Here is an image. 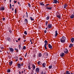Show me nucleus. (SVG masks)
<instances>
[{"label": "nucleus", "instance_id": "5701e85b", "mask_svg": "<svg viewBox=\"0 0 74 74\" xmlns=\"http://www.w3.org/2000/svg\"><path fill=\"white\" fill-rule=\"evenodd\" d=\"M18 68L19 69L21 67V64H18Z\"/></svg>", "mask_w": 74, "mask_h": 74}, {"label": "nucleus", "instance_id": "f704fd0d", "mask_svg": "<svg viewBox=\"0 0 74 74\" xmlns=\"http://www.w3.org/2000/svg\"><path fill=\"white\" fill-rule=\"evenodd\" d=\"M73 47V44H70V45L69 46V47H70V48H71V47Z\"/></svg>", "mask_w": 74, "mask_h": 74}, {"label": "nucleus", "instance_id": "49530a36", "mask_svg": "<svg viewBox=\"0 0 74 74\" xmlns=\"http://www.w3.org/2000/svg\"><path fill=\"white\" fill-rule=\"evenodd\" d=\"M49 5V4H46V5H45V7H48V5Z\"/></svg>", "mask_w": 74, "mask_h": 74}, {"label": "nucleus", "instance_id": "8fccbe9b", "mask_svg": "<svg viewBox=\"0 0 74 74\" xmlns=\"http://www.w3.org/2000/svg\"><path fill=\"white\" fill-rule=\"evenodd\" d=\"M45 33H47V30H45L44 31Z\"/></svg>", "mask_w": 74, "mask_h": 74}, {"label": "nucleus", "instance_id": "cd10ccee", "mask_svg": "<svg viewBox=\"0 0 74 74\" xmlns=\"http://www.w3.org/2000/svg\"><path fill=\"white\" fill-rule=\"evenodd\" d=\"M67 5H64V8H66V7H67Z\"/></svg>", "mask_w": 74, "mask_h": 74}, {"label": "nucleus", "instance_id": "4be33fe9", "mask_svg": "<svg viewBox=\"0 0 74 74\" xmlns=\"http://www.w3.org/2000/svg\"><path fill=\"white\" fill-rule=\"evenodd\" d=\"M66 74H70V71H66Z\"/></svg>", "mask_w": 74, "mask_h": 74}, {"label": "nucleus", "instance_id": "c03bdc74", "mask_svg": "<svg viewBox=\"0 0 74 74\" xmlns=\"http://www.w3.org/2000/svg\"><path fill=\"white\" fill-rule=\"evenodd\" d=\"M26 47L25 46H24L23 47V49H26Z\"/></svg>", "mask_w": 74, "mask_h": 74}, {"label": "nucleus", "instance_id": "69168bd1", "mask_svg": "<svg viewBox=\"0 0 74 74\" xmlns=\"http://www.w3.org/2000/svg\"><path fill=\"white\" fill-rule=\"evenodd\" d=\"M18 4H20V3H19V2H18Z\"/></svg>", "mask_w": 74, "mask_h": 74}, {"label": "nucleus", "instance_id": "338daca9", "mask_svg": "<svg viewBox=\"0 0 74 74\" xmlns=\"http://www.w3.org/2000/svg\"><path fill=\"white\" fill-rule=\"evenodd\" d=\"M11 0H10V3H11Z\"/></svg>", "mask_w": 74, "mask_h": 74}, {"label": "nucleus", "instance_id": "f03ea898", "mask_svg": "<svg viewBox=\"0 0 74 74\" xmlns=\"http://www.w3.org/2000/svg\"><path fill=\"white\" fill-rule=\"evenodd\" d=\"M5 10L4 6H2L0 7V11H4Z\"/></svg>", "mask_w": 74, "mask_h": 74}, {"label": "nucleus", "instance_id": "ea45409f", "mask_svg": "<svg viewBox=\"0 0 74 74\" xmlns=\"http://www.w3.org/2000/svg\"><path fill=\"white\" fill-rule=\"evenodd\" d=\"M46 26H47L48 24V21H46L45 22Z\"/></svg>", "mask_w": 74, "mask_h": 74}, {"label": "nucleus", "instance_id": "ddd939ff", "mask_svg": "<svg viewBox=\"0 0 74 74\" xmlns=\"http://www.w3.org/2000/svg\"><path fill=\"white\" fill-rule=\"evenodd\" d=\"M52 7H50V8H48V7H46V9L47 10H51V9H52Z\"/></svg>", "mask_w": 74, "mask_h": 74}, {"label": "nucleus", "instance_id": "c9c22d12", "mask_svg": "<svg viewBox=\"0 0 74 74\" xmlns=\"http://www.w3.org/2000/svg\"><path fill=\"white\" fill-rule=\"evenodd\" d=\"M18 48L19 49H21V45H18Z\"/></svg>", "mask_w": 74, "mask_h": 74}, {"label": "nucleus", "instance_id": "a19ab883", "mask_svg": "<svg viewBox=\"0 0 74 74\" xmlns=\"http://www.w3.org/2000/svg\"><path fill=\"white\" fill-rule=\"evenodd\" d=\"M10 40H11V38H8V41H10Z\"/></svg>", "mask_w": 74, "mask_h": 74}, {"label": "nucleus", "instance_id": "79ce46f5", "mask_svg": "<svg viewBox=\"0 0 74 74\" xmlns=\"http://www.w3.org/2000/svg\"><path fill=\"white\" fill-rule=\"evenodd\" d=\"M52 66L51 65L49 66V68L50 69H52Z\"/></svg>", "mask_w": 74, "mask_h": 74}, {"label": "nucleus", "instance_id": "f8f14e48", "mask_svg": "<svg viewBox=\"0 0 74 74\" xmlns=\"http://www.w3.org/2000/svg\"><path fill=\"white\" fill-rule=\"evenodd\" d=\"M60 42L62 43H64V42H65V40H63L60 39Z\"/></svg>", "mask_w": 74, "mask_h": 74}, {"label": "nucleus", "instance_id": "2eb2a0df", "mask_svg": "<svg viewBox=\"0 0 74 74\" xmlns=\"http://www.w3.org/2000/svg\"><path fill=\"white\" fill-rule=\"evenodd\" d=\"M55 33H56L55 37H56V36H58V31H56Z\"/></svg>", "mask_w": 74, "mask_h": 74}, {"label": "nucleus", "instance_id": "de8ad7c7", "mask_svg": "<svg viewBox=\"0 0 74 74\" xmlns=\"http://www.w3.org/2000/svg\"><path fill=\"white\" fill-rule=\"evenodd\" d=\"M15 13L16 14V9L15 10Z\"/></svg>", "mask_w": 74, "mask_h": 74}, {"label": "nucleus", "instance_id": "f3484780", "mask_svg": "<svg viewBox=\"0 0 74 74\" xmlns=\"http://www.w3.org/2000/svg\"><path fill=\"white\" fill-rule=\"evenodd\" d=\"M9 30V31L10 32V34H11V33H12V30H11V29L10 28H9L8 29Z\"/></svg>", "mask_w": 74, "mask_h": 74}, {"label": "nucleus", "instance_id": "aec40b11", "mask_svg": "<svg viewBox=\"0 0 74 74\" xmlns=\"http://www.w3.org/2000/svg\"><path fill=\"white\" fill-rule=\"evenodd\" d=\"M24 21L25 23H28L27 22H28V20H27V19H25Z\"/></svg>", "mask_w": 74, "mask_h": 74}, {"label": "nucleus", "instance_id": "680f3d73", "mask_svg": "<svg viewBox=\"0 0 74 74\" xmlns=\"http://www.w3.org/2000/svg\"><path fill=\"white\" fill-rule=\"evenodd\" d=\"M16 3V1H15L14 2V3Z\"/></svg>", "mask_w": 74, "mask_h": 74}, {"label": "nucleus", "instance_id": "0eeeda50", "mask_svg": "<svg viewBox=\"0 0 74 74\" xmlns=\"http://www.w3.org/2000/svg\"><path fill=\"white\" fill-rule=\"evenodd\" d=\"M61 57H64V53H62L60 54Z\"/></svg>", "mask_w": 74, "mask_h": 74}, {"label": "nucleus", "instance_id": "9b49d317", "mask_svg": "<svg viewBox=\"0 0 74 74\" xmlns=\"http://www.w3.org/2000/svg\"><path fill=\"white\" fill-rule=\"evenodd\" d=\"M42 66L43 67H44V68L46 66V64H45V63H43L42 64Z\"/></svg>", "mask_w": 74, "mask_h": 74}, {"label": "nucleus", "instance_id": "a878e982", "mask_svg": "<svg viewBox=\"0 0 74 74\" xmlns=\"http://www.w3.org/2000/svg\"><path fill=\"white\" fill-rule=\"evenodd\" d=\"M32 68L33 69V70H34L35 69V68H36V66H35V65H33L32 66Z\"/></svg>", "mask_w": 74, "mask_h": 74}, {"label": "nucleus", "instance_id": "e433bc0d", "mask_svg": "<svg viewBox=\"0 0 74 74\" xmlns=\"http://www.w3.org/2000/svg\"><path fill=\"white\" fill-rule=\"evenodd\" d=\"M28 6H29V7L30 8V7H31V5H30V4L29 3H28Z\"/></svg>", "mask_w": 74, "mask_h": 74}, {"label": "nucleus", "instance_id": "b1692460", "mask_svg": "<svg viewBox=\"0 0 74 74\" xmlns=\"http://www.w3.org/2000/svg\"><path fill=\"white\" fill-rule=\"evenodd\" d=\"M9 64L10 66H11L12 64V61H11L9 62Z\"/></svg>", "mask_w": 74, "mask_h": 74}, {"label": "nucleus", "instance_id": "2f4dec72", "mask_svg": "<svg viewBox=\"0 0 74 74\" xmlns=\"http://www.w3.org/2000/svg\"><path fill=\"white\" fill-rule=\"evenodd\" d=\"M15 50L16 51V52H18V49L16 48H15Z\"/></svg>", "mask_w": 74, "mask_h": 74}, {"label": "nucleus", "instance_id": "052dcab7", "mask_svg": "<svg viewBox=\"0 0 74 74\" xmlns=\"http://www.w3.org/2000/svg\"><path fill=\"white\" fill-rule=\"evenodd\" d=\"M12 11H14V8H12Z\"/></svg>", "mask_w": 74, "mask_h": 74}, {"label": "nucleus", "instance_id": "13d9d810", "mask_svg": "<svg viewBox=\"0 0 74 74\" xmlns=\"http://www.w3.org/2000/svg\"><path fill=\"white\" fill-rule=\"evenodd\" d=\"M41 74H43V72H42L41 73Z\"/></svg>", "mask_w": 74, "mask_h": 74}, {"label": "nucleus", "instance_id": "6e6d98bb", "mask_svg": "<svg viewBox=\"0 0 74 74\" xmlns=\"http://www.w3.org/2000/svg\"><path fill=\"white\" fill-rule=\"evenodd\" d=\"M26 41V40H24V42H25Z\"/></svg>", "mask_w": 74, "mask_h": 74}, {"label": "nucleus", "instance_id": "f257e3e1", "mask_svg": "<svg viewBox=\"0 0 74 74\" xmlns=\"http://www.w3.org/2000/svg\"><path fill=\"white\" fill-rule=\"evenodd\" d=\"M44 56L45 58H47L48 56V54L47 52H45L44 53Z\"/></svg>", "mask_w": 74, "mask_h": 74}, {"label": "nucleus", "instance_id": "6ab92c4d", "mask_svg": "<svg viewBox=\"0 0 74 74\" xmlns=\"http://www.w3.org/2000/svg\"><path fill=\"white\" fill-rule=\"evenodd\" d=\"M30 20H31V21H34V19L33 18V17H30Z\"/></svg>", "mask_w": 74, "mask_h": 74}, {"label": "nucleus", "instance_id": "774afa93", "mask_svg": "<svg viewBox=\"0 0 74 74\" xmlns=\"http://www.w3.org/2000/svg\"><path fill=\"white\" fill-rule=\"evenodd\" d=\"M16 42H18V40H16Z\"/></svg>", "mask_w": 74, "mask_h": 74}, {"label": "nucleus", "instance_id": "c756f323", "mask_svg": "<svg viewBox=\"0 0 74 74\" xmlns=\"http://www.w3.org/2000/svg\"><path fill=\"white\" fill-rule=\"evenodd\" d=\"M46 19L47 20H49V16H47L46 18Z\"/></svg>", "mask_w": 74, "mask_h": 74}, {"label": "nucleus", "instance_id": "72a5a7b5", "mask_svg": "<svg viewBox=\"0 0 74 74\" xmlns=\"http://www.w3.org/2000/svg\"><path fill=\"white\" fill-rule=\"evenodd\" d=\"M57 17L59 18V19H60V15H58Z\"/></svg>", "mask_w": 74, "mask_h": 74}, {"label": "nucleus", "instance_id": "bf43d9fd", "mask_svg": "<svg viewBox=\"0 0 74 74\" xmlns=\"http://www.w3.org/2000/svg\"><path fill=\"white\" fill-rule=\"evenodd\" d=\"M30 42H32V40H30Z\"/></svg>", "mask_w": 74, "mask_h": 74}, {"label": "nucleus", "instance_id": "4d7b16f0", "mask_svg": "<svg viewBox=\"0 0 74 74\" xmlns=\"http://www.w3.org/2000/svg\"><path fill=\"white\" fill-rule=\"evenodd\" d=\"M26 16L27 17V18H28V15H27Z\"/></svg>", "mask_w": 74, "mask_h": 74}, {"label": "nucleus", "instance_id": "864d4df0", "mask_svg": "<svg viewBox=\"0 0 74 74\" xmlns=\"http://www.w3.org/2000/svg\"><path fill=\"white\" fill-rule=\"evenodd\" d=\"M19 74H21V71H19Z\"/></svg>", "mask_w": 74, "mask_h": 74}, {"label": "nucleus", "instance_id": "dca6fc26", "mask_svg": "<svg viewBox=\"0 0 74 74\" xmlns=\"http://www.w3.org/2000/svg\"><path fill=\"white\" fill-rule=\"evenodd\" d=\"M18 57L17 56L15 57V59H16L15 62H17L18 61Z\"/></svg>", "mask_w": 74, "mask_h": 74}, {"label": "nucleus", "instance_id": "3c124183", "mask_svg": "<svg viewBox=\"0 0 74 74\" xmlns=\"http://www.w3.org/2000/svg\"><path fill=\"white\" fill-rule=\"evenodd\" d=\"M20 60H22V58H19Z\"/></svg>", "mask_w": 74, "mask_h": 74}, {"label": "nucleus", "instance_id": "473e14b6", "mask_svg": "<svg viewBox=\"0 0 74 74\" xmlns=\"http://www.w3.org/2000/svg\"><path fill=\"white\" fill-rule=\"evenodd\" d=\"M24 33L25 35H27V32L26 31L24 32Z\"/></svg>", "mask_w": 74, "mask_h": 74}, {"label": "nucleus", "instance_id": "393cba45", "mask_svg": "<svg viewBox=\"0 0 74 74\" xmlns=\"http://www.w3.org/2000/svg\"><path fill=\"white\" fill-rule=\"evenodd\" d=\"M71 41L72 42H73L74 41V38H72L71 39Z\"/></svg>", "mask_w": 74, "mask_h": 74}, {"label": "nucleus", "instance_id": "0e129e2a", "mask_svg": "<svg viewBox=\"0 0 74 74\" xmlns=\"http://www.w3.org/2000/svg\"><path fill=\"white\" fill-rule=\"evenodd\" d=\"M22 73H23V71H22Z\"/></svg>", "mask_w": 74, "mask_h": 74}, {"label": "nucleus", "instance_id": "4c0bfd02", "mask_svg": "<svg viewBox=\"0 0 74 74\" xmlns=\"http://www.w3.org/2000/svg\"><path fill=\"white\" fill-rule=\"evenodd\" d=\"M10 9H11V8H12V6L11 5V3H10Z\"/></svg>", "mask_w": 74, "mask_h": 74}, {"label": "nucleus", "instance_id": "bb28decb", "mask_svg": "<svg viewBox=\"0 0 74 74\" xmlns=\"http://www.w3.org/2000/svg\"><path fill=\"white\" fill-rule=\"evenodd\" d=\"M38 64H39L40 65H41V62L40 61H38Z\"/></svg>", "mask_w": 74, "mask_h": 74}, {"label": "nucleus", "instance_id": "1a4fd4ad", "mask_svg": "<svg viewBox=\"0 0 74 74\" xmlns=\"http://www.w3.org/2000/svg\"><path fill=\"white\" fill-rule=\"evenodd\" d=\"M39 71H40V69H39V68H37L36 69V72L37 73H38L39 72Z\"/></svg>", "mask_w": 74, "mask_h": 74}, {"label": "nucleus", "instance_id": "423d86ee", "mask_svg": "<svg viewBox=\"0 0 74 74\" xmlns=\"http://www.w3.org/2000/svg\"><path fill=\"white\" fill-rule=\"evenodd\" d=\"M48 27L49 29H51V28H52V24H49L48 25Z\"/></svg>", "mask_w": 74, "mask_h": 74}, {"label": "nucleus", "instance_id": "37998d69", "mask_svg": "<svg viewBox=\"0 0 74 74\" xmlns=\"http://www.w3.org/2000/svg\"><path fill=\"white\" fill-rule=\"evenodd\" d=\"M28 69H29V70H30V69H31V68H30V66H28Z\"/></svg>", "mask_w": 74, "mask_h": 74}, {"label": "nucleus", "instance_id": "39448f33", "mask_svg": "<svg viewBox=\"0 0 74 74\" xmlns=\"http://www.w3.org/2000/svg\"><path fill=\"white\" fill-rule=\"evenodd\" d=\"M64 52L65 53H69V51H68V50L67 49H64Z\"/></svg>", "mask_w": 74, "mask_h": 74}, {"label": "nucleus", "instance_id": "4468645a", "mask_svg": "<svg viewBox=\"0 0 74 74\" xmlns=\"http://www.w3.org/2000/svg\"><path fill=\"white\" fill-rule=\"evenodd\" d=\"M48 47L49 48H50V49H52V46L50 45V44H49Z\"/></svg>", "mask_w": 74, "mask_h": 74}, {"label": "nucleus", "instance_id": "603ef678", "mask_svg": "<svg viewBox=\"0 0 74 74\" xmlns=\"http://www.w3.org/2000/svg\"><path fill=\"white\" fill-rule=\"evenodd\" d=\"M26 56H27V53H26L25 56V57H26Z\"/></svg>", "mask_w": 74, "mask_h": 74}, {"label": "nucleus", "instance_id": "5fc2aeb1", "mask_svg": "<svg viewBox=\"0 0 74 74\" xmlns=\"http://www.w3.org/2000/svg\"><path fill=\"white\" fill-rule=\"evenodd\" d=\"M23 64H21V66H23Z\"/></svg>", "mask_w": 74, "mask_h": 74}, {"label": "nucleus", "instance_id": "20e7f679", "mask_svg": "<svg viewBox=\"0 0 74 74\" xmlns=\"http://www.w3.org/2000/svg\"><path fill=\"white\" fill-rule=\"evenodd\" d=\"M53 0V3L57 4V3H59V1H57V0Z\"/></svg>", "mask_w": 74, "mask_h": 74}, {"label": "nucleus", "instance_id": "c85d7f7f", "mask_svg": "<svg viewBox=\"0 0 74 74\" xmlns=\"http://www.w3.org/2000/svg\"><path fill=\"white\" fill-rule=\"evenodd\" d=\"M42 56V54L41 53H40L39 54V57H41Z\"/></svg>", "mask_w": 74, "mask_h": 74}, {"label": "nucleus", "instance_id": "412c9836", "mask_svg": "<svg viewBox=\"0 0 74 74\" xmlns=\"http://www.w3.org/2000/svg\"><path fill=\"white\" fill-rule=\"evenodd\" d=\"M45 45H47V44H48V41H47V40H45Z\"/></svg>", "mask_w": 74, "mask_h": 74}, {"label": "nucleus", "instance_id": "6e6552de", "mask_svg": "<svg viewBox=\"0 0 74 74\" xmlns=\"http://www.w3.org/2000/svg\"><path fill=\"white\" fill-rule=\"evenodd\" d=\"M60 39L61 40H64L65 41V40H66V37H65L64 36H62V38H61Z\"/></svg>", "mask_w": 74, "mask_h": 74}, {"label": "nucleus", "instance_id": "a18cd8bd", "mask_svg": "<svg viewBox=\"0 0 74 74\" xmlns=\"http://www.w3.org/2000/svg\"><path fill=\"white\" fill-rule=\"evenodd\" d=\"M3 19V21H5V18H2Z\"/></svg>", "mask_w": 74, "mask_h": 74}, {"label": "nucleus", "instance_id": "7ed1b4c3", "mask_svg": "<svg viewBox=\"0 0 74 74\" xmlns=\"http://www.w3.org/2000/svg\"><path fill=\"white\" fill-rule=\"evenodd\" d=\"M9 51L10 52H14V49H13L12 48L10 47L9 48Z\"/></svg>", "mask_w": 74, "mask_h": 74}, {"label": "nucleus", "instance_id": "7c9ffc66", "mask_svg": "<svg viewBox=\"0 0 74 74\" xmlns=\"http://www.w3.org/2000/svg\"><path fill=\"white\" fill-rule=\"evenodd\" d=\"M10 71H11V70L10 69H8L7 70L8 73H10Z\"/></svg>", "mask_w": 74, "mask_h": 74}, {"label": "nucleus", "instance_id": "09e8293b", "mask_svg": "<svg viewBox=\"0 0 74 74\" xmlns=\"http://www.w3.org/2000/svg\"><path fill=\"white\" fill-rule=\"evenodd\" d=\"M21 40V38H19L18 39V41H20Z\"/></svg>", "mask_w": 74, "mask_h": 74}, {"label": "nucleus", "instance_id": "9d476101", "mask_svg": "<svg viewBox=\"0 0 74 74\" xmlns=\"http://www.w3.org/2000/svg\"><path fill=\"white\" fill-rule=\"evenodd\" d=\"M70 18L71 19H73L74 18V14H72L70 16Z\"/></svg>", "mask_w": 74, "mask_h": 74}, {"label": "nucleus", "instance_id": "58836bf2", "mask_svg": "<svg viewBox=\"0 0 74 74\" xmlns=\"http://www.w3.org/2000/svg\"><path fill=\"white\" fill-rule=\"evenodd\" d=\"M46 46H47V45H44V47L45 49H47V47Z\"/></svg>", "mask_w": 74, "mask_h": 74}, {"label": "nucleus", "instance_id": "e2e57ef3", "mask_svg": "<svg viewBox=\"0 0 74 74\" xmlns=\"http://www.w3.org/2000/svg\"><path fill=\"white\" fill-rule=\"evenodd\" d=\"M12 6L13 7H14V5H12Z\"/></svg>", "mask_w": 74, "mask_h": 74}, {"label": "nucleus", "instance_id": "a211bd4d", "mask_svg": "<svg viewBox=\"0 0 74 74\" xmlns=\"http://www.w3.org/2000/svg\"><path fill=\"white\" fill-rule=\"evenodd\" d=\"M40 5H43V6H44V5H45L42 2H40Z\"/></svg>", "mask_w": 74, "mask_h": 74}]
</instances>
